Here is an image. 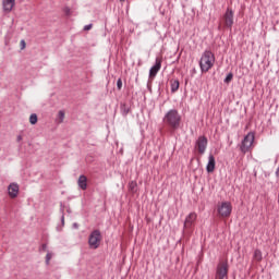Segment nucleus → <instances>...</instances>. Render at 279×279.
Segmentation results:
<instances>
[{
  "label": "nucleus",
  "mask_w": 279,
  "mask_h": 279,
  "mask_svg": "<svg viewBox=\"0 0 279 279\" xmlns=\"http://www.w3.org/2000/svg\"><path fill=\"white\" fill-rule=\"evenodd\" d=\"M77 185L80 186V189H82V191H86V189H88V179L86 178V175H81L78 178Z\"/></svg>",
  "instance_id": "4468645a"
},
{
  "label": "nucleus",
  "mask_w": 279,
  "mask_h": 279,
  "mask_svg": "<svg viewBox=\"0 0 279 279\" xmlns=\"http://www.w3.org/2000/svg\"><path fill=\"white\" fill-rule=\"evenodd\" d=\"M64 12H65V14H68V15H69V14H71V9L65 8V9H64Z\"/></svg>",
  "instance_id": "a878e982"
},
{
  "label": "nucleus",
  "mask_w": 279,
  "mask_h": 279,
  "mask_svg": "<svg viewBox=\"0 0 279 279\" xmlns=\"http://www.w3.org/2000/svg\"><path fill=\"white\" fill-rule=\"evenodd\" d=\"M31 125H36L38 123V116L36 113H32L29 117Z\"/></svg>",
  "instance_id": "f3484780"
},
{
  "label": "nucleus",
  "mask_w": 279,
  "mask_h": 279,
  "mask_svg": "<svg viewBox=\"0 0 279 279\" xmlns=\"http://www.w3.org/2000/svg\"><path fill=\"white\" fill-rule=\"evenodd\" d=\"M207 147H208V138L204 135L199 136L196 140L195 149L198 151V154H201V156H204V154H206Z\"/></svg>",
  "instance_id": "6e6552de"
},
{
  "label": "nucleus",
  "mask_w": 279,
  "mask_h": 279,
  "mask_svg": "<svg viewBox=\"0 0 279 279\" xmlns=\"http://www.w3.org/2000/svg\"><path fill=\"white\" fill-rule=\"evenodd\" d=\"M16 141H17V143H21V141H23V135H17Z\"/></svg>",
  "instance_id": "393cba45"
},
{
  "label": "nucleus",
  "mask_w": 279,
  "mask_h": 279,
  "mask_svg": "<svg viewBox=\"0 0 279 279\" xmlns=\"http://www.w3.org/2000/svg\"><path fill=\"white\" fill-rule=\"evenodd\" d=\"M195 221H197V214L191 213L186 216L184 221V232L186 234H191L193 232V226H195Z\"/></svg>",
  "instance_id": "423d86ee"
},
{
  "label": "nucleus",
  "mask_w": 279,
  "mask_h": 279,
  "mask_svg": "<svg viewBox=\"0 0 279 279\" xmlns=\"http://www.w3.org/2000/svg\"><path fill=\"white\" fill-rule=\"evenodd\" d=\"M163 123H166L172 131L180 130V125H182V116L178 110L171 109L163 117Z\"/></svg>",
  "instance_id": "f257e3e1"
},
{
  "label": "nucleus",
  "mask_w": 279,
  "mask_h": 279,
  "mask_svg": "<svg viewBox=\"0 0 279 279\" xmlns=\"http://www.w3.org/2000/svg\"><path fill=\"white\" fill-rule=\"evenodd\" d=\"M160 69H162V58L157 57V58H156L155 65H153V66L150 68V71H149V78H150V80H154V77H156V75H158V72L160 71Z\"/></svg>",
  "instance_id": "9d476101"
},
{
  "label": "nucleus",
  "mask_w": 279,
  "mask_h": 279,
  "mask_svg": "<svg viewBox=\"0 0 279 279\" xmlns=\"http://www.w3.org/2000/svg\"><path fill=\"white\" fill-rule=\"evenodd\" d=\"M89 29H93V24L84 26L85 32H89Z\"/></svg>",
  "instance_id": "b1692460"
},
{
  "label": "nucleus",
  "mask_w": 279,
  "mask_h": 279,
  "mask_svg": "<svg viewBox=\"0 0 279 279\" xmlns=\"http://www.w3.org/2000/svg\"><path fill=\"white\" fill-rule=\"evenodd\" d=\"M51 258H53V254L52 253H47V255H46V265H49Z\"/></svg>",
  "instance_id": "6ab92c4d"
},
{
  "label": "nucleus",
  "mask_w": 279,
  "mask_h": 279,
  "mask_svg": "<svg viewBox=\"0 0 279 279\" xmlns=\"http://www.w3.org/2000/svg\"><path fill=\"white\" fill-rule=\"evenodd\" d=\"M216 165H217V162L215 161V156L209 155L208 163H207V167H206L207 173H213L215 171Z\"/></svg>",
  "instance_id": "ddd939ff"
},
{
  "label": "nucleus",
  "mask_w": 279,
  "mask_h": 279,
  "mask_svg": "<svg viewBox=\"0 0 279 279\" xmlns=\"http://www.w3.org/2000/svg\"><path fill=\"white\" fill-rule=\"evenodd\" d=\"M170 86H171V93H178V90L180 88V81L171 80L170 81Z\"/></svg>",
  "instance_id": "2eb2a0df"
},
{
  "label": "nucleus",
  "mask_w": 279,
  "mask_h": 279,
  "mask_svg": "<svg viewBox=\"0 0 279 279\" xmlns=\"http://www.w3.org/2000/svg\"><path fill=\"white\" fill-rule=\"evenodd\" d=\"M253 260H255L256 263H260V260H263V252H260V250L254 251Z\"/></svg>",
  "instance_id": "dca6fc26"
},
{
  "label": "nucleus",
  "mask_w": 279,
  "mask_h": 279,
  "mask_svg": "<svg viewBox=\"0 0 279 279\" xmlns=\"http://www.w3.org/2000/svg\"><path fill=\"white\" fill-rule=\"evenodd\" d=\"M41 248H43L44 251H47V244H43Z\"/></svg>",
  "instance_id": "bb28decb"
},
{
  "label": "nucleus",
  "mask_w": 279,
  "mask_h": 279,
  "mask_svg": "<svg viewBox=\"0 0 279 279\" xmlns=\"http://www.w3.org/2000/svg\"><path fill=\"white\" fill-rule=\"evenodd\" d=\"M255 138L256 136L254 135V132H250L247 135H245L240 144V151L242 154H247V151H252V149H254Z\"/></svg>",
  "instance_id": "7ed1b4c3"
},
{
  "label": "nucleus",
  "mask_w": 279,
  "mask_h": 279,
  "mask_svg": "<svg viewBox=\"0 0 279 279\" xmlns=\"http://www.w3.org/2000/svg\"><path fill=\"white\" fill-rule=\"evenodd\" d=\"M122 3H123V1H125V0H120Z\"/></svg>",
  "instance_id": "cd10ccee"
},
{
  "label": "nucleus",
  "mask_w": 279,
  "mask_h": 279,
  "mask_svg": "<svg viewBox=\"0 0 279 279\" xmlns=\"http://www.w3.org/2000/svg\"><path fill=\"white\" fill-rule=\"evenodd\" d=\"M20 186L16 183H11L8 186V195L11 199H16L19 197Z\"/></svg>",
  "instance_id": "9b49d317"
},
{
  "label": "nucleus",
  "mask_w": 279,
  "mask_h": 279,
  "mask_svg": "<svg viewBox=\"0 0 279 279\" xmlns=\"http://www.w3.org/2000/svg\"><path fill=\"white\" fill-rule=\"evenodd\" d=\"M58 122L63 123L64 122V111H59L58 112Z\"/></svg>",
  "instance_id": "a211bd4d"
},
{
  "label": "nucleus",
  "mask_w": 279,
  "mask_h": 279,
  "mask_svg": "<svg viewBox=\"0 0 279 279\" xmlns=\"http://www.w3.org/2000/svg\"><path fill=\"white\" fill-rule=\"evenodd\" d=\"M215 66V53L210 50H205L199 60L202 73H208Z\"/></svg>",
  "instance_id": "f03ea898"
},
{
  "label": "nucleus",
  "mask_w": 279,
  "mask_h": 279,
  "mask_svg": "<svg viewBox=\"0 0 279 279\" xmlns=\"http://www.w3.org/2000/svg\"><path fill=\"white\" fill-rule=\"evenodd\" d=\"M88 245L90 250H97L101 245V232L94 230L88 238Z\"/></svg>",
  "instance_id": "39448f33"
},
{
  "label": "nucleus",
  "mask_w": 279,
  "mask_h": 279,
  "mask_svg": "<svg viewBox=\"0 0 279 279\" xmlns=\"http://www.w3.org/2000/svg\"><path fill=\"white\" fill-rule=\"evenodd\" d=\"M218 216L222 219H228L232 215V203L231 202H221L217 205Z\"/></svg>",
  "instance_id": "20e7f679"
},
{
  "label": "nucleus",
  "mask_w": 279,
  "mask_h": 279,
  "mask_svg": "<svg viewBox=\"0 0 279 279\" xmlns=\"http://www.w3.org/2000/svg\"><path fill=\"white\" fill-rule=\"evenodd\" d=\"M228 262H220L216 269V279H228Z\"/></svg>",
  "instance_id": "0eeeda50"
},
{
  "label": "nucleus",
  "mask_w": 279,
  "mask_h": 279,
  "mask_svg": "<svg viewBox=\"0 0 279 279\" xmlns=\"http://www.w3.org/2000/svg\"><path fill=\"white\" fill-rule=\"evenodd\" d=\"M20 47H21V50H22V51H23V49H25V48L27 47V44L25 43L24 39H22V40L20 41Z\"/></svg>",
  "instance_id": "4be33fe9"
},
{
  "label": "nucleus",
  "mask_w": 279,
  "mask_h": 279,
  "mask_svg": "<svg viewBox=\"0 0 279 279\" xmlns=\"http://www.w3.org/2000/svg\"><path fill=\"white\" fill-rule=\"evenodd\" d=\"M130 191H134L136 189V182L132 181L129 185Z\"/></svg>",
  "instance_id": "5701e85b"
},
{
  "label": "nucleus",
  "mask_w": 279,
  "mask_h": 279,
  "mask_svg": "<svg viewBox=\"0 0 279 279\" xmlns=\"http://www.w3.org/2000/svg\"><path fill=\"white\" fill-rule=\"evenodd\" d=\"M2 5L4 12H12L13 8L16 5V0H3Z\"/></svg>",
  "instance_id": "f8f14e48"
},
{
  "label": "nucleus",
  "mask_w": 279,
  "mask_h": 279,
  "mask_svg": "<svg viewBox=\"0 0 279 279\" xmlns=\"http://www.w3.org/2000/svg\"><path fill=\"white\" fill-rule=\"evenodd\" d=\"M117 86H118V90H121V88H123V81L121 78L117 81Z\"/></svg>",
  "instance_id": "412c9836"
},
{
  "label": "nucleus",
  "mask_w": 279,
  "mask_h": 279,
  "mask_svg": "<svg viewBox=\"0 0 279 279\" xmlns=\"http://www.w3.org/2000/svg\"><path fill=\"white\" fill-rule=\"evenodd\" d=\"M222 23L225 27L232 29V25H234V12L232 9H227L225 15L222 16Z\"/></svg>",
  "instance_id": "1a4fd4ad"
},
{
  "label": "nucleus",
  "mask_w": 279,
  "mask_h": 279,
  "mask_svg": "<svg viewBox=\"0 0 279 279\" xmlns=\"http://www.w3.org/2000/svg\"><path fill=\"white\" fill-rule=\"evenodd\" d=\"M232 77H233L232 73H229L225 78L226 84H230V82H232Z\"/></svg>",
  "instance_id": "aec40b11"
}]
</instances>
